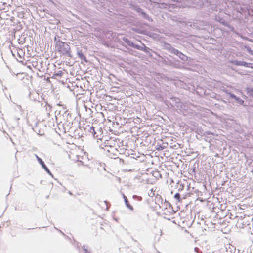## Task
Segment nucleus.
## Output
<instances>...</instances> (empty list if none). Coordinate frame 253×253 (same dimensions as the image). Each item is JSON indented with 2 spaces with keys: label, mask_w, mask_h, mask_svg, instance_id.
<instances>
[{
  "label": "nucleus",
  "mask_w": 253,
  "mask_h": 253,
  "mask_svg": "<svg viewBox=\"0 0 253 253\" xmlns=\"http://www.w3.org/2000/svg\"><path fill=\"white\" fill-rule=\"evenodd\" d=\"M55 47L58 52L62 55L70 57L72 56L71 48L68 43L58 40L56 42Z\"/></svg>",
  "instance_id": "1"
},
{
  "label": "nucleus",
  "mask_w": 253,
  "mask_h": 253,
  "mask_svg": "<svg viewBox=\"0 0 253 253\" xmlns=\"http://www.w3.org/2000/svg\"><path fill=\"white\" fill-rule=\"evenodd\" d=\"M236 65L239 66H243L246 67L253 68V64L251 63H247L246 62H239L236 63Z\"/></svg>",
  "instance_id": "2"
},
{
  "label": "nucleus",
  "mask_w": 253,
  "mask_h": 253,
  "mask_svg": "<svg viewBox=\"0 0 253 253\" xmlns=\"http://www.w3.org/2000/svg\"><path fill=\"white\" fill-rule=\"evenodd\" d=\"M100 206L104 208L105 210H107L108 209L107 204L106 202L103 201L100 203Z\"/></svg>",
  "instance_id": "3"
},
{
  "label": "nucleus",
  "mask_w": 253,
  "mask_h": 253,
  "mask_svg": "<svg viewBox=\"0 0 253 253\" xmlns=\"http://www.w3.org/2000/svg\"><path fill=\"white\" fill-rule=\"evenodd\" d=\"M78 55L79 56V57L81 59H85V56L84 55V54L82 53V51H79L78 52Z\"/></svg>",
  "instance_id": "4"
},
{
  "label": "nucleus",
  "mask_w": 253,
  "mask_h": 253,
  "mask_svg": "<svg viewBox=\"0 0 253 253\" xmlns=\"http://www.w3.org/2000/svg\"><path fill=\"white\" fill-rule=\"evenodd\" d=\"M174 197L179 202L180 201V195L179 193H177L175 194Z\"/></svg>",
  "instance_id": "5"
},
{
  "label": "nucleus",
  "mask_w": 253,
  "mask_h": 253,
  "mask_svg": "<svg viewBox=\"0 0 253 253\" xmlns=\"http://www.w3.org/2000/svg\"><path fill=\"white\" fill-rule=\"evenodd\" d=\"M36 158H37L38 162L40 163V164L41 165H43L44 162L40 158H39L38 156H36Z\"/></svg>",
  "instance_id": "6"
},
{
  "label": "nucleus",
  "mask_w": 253,
  "mask_h": 253,
  "mask_svg": "<svg viewBox=\"0 0 253 253\" xmlns=\"http://www.w3.org/2000/svg\"><path fill=\"white\" fill-rule=\"evenodd\" d=\"M63 73L62 72H60L59 73H55L54 74L53 77H56V76H62Z\"/></svg>",
  "instance_id": "7"
},
{
  "label": "nucleus",
  "mask_w": 253,
  "mask_h": 253,
  "mask_svg": "<svg viewBox=\"0 0 253 253\" xmlns=\"http://www.w3.org/2000/svg\"><path fill=\"white\" fill-rule=\"evenodd\" d=\"M83 249L84 250V253H90V252H88L86 248H85L84 246L83 247Z\"/></svg>",
  "instance_id": "8"
},
{
  "label": "nucleus",
  "mask_w": 253,
  "mask_h": 253,
  "mask_svg": "<svg viewBox=\"0 0 253 253\" xmlns=\"http://www.w3.org/2000/svg\"><path fill=\"white\" fill-rule=\"evenodd\" d=\"M248 93L249 94H250V95L252 96V97H253V89H251L249 91H248Z\"/></svg>",
  "instance_id": "9"
},
{
  "label": "nucleus",
  "mask_w": 253,
  "mask_h": 253,
  "mask_svg": "<svg viewBox=\"0 0 253 253\" xmlns=\"http://www.w3.org/2000/svg\"><path fill=\"white\" fill-rule=\"evenodd\" d=\"M42 168L45 169L47 171H48V169L47 168V167L46 166V165H45L44 163H43V165H42Z\"/></svg>",
  "instance_id": "10"
},
{
  "label": "nucleus",
  "mask_w": 253,
  "mask_h": 253,
  "mask_svg": "<svg viewBox=\"0 0 253 253\" xmlns=\"http://www.w3.org/2000/svg\"><path fill=\"white\" fill-rule=\"evenodd\" d=\"M127 202H128V201H127L126 200V205H127V207H128L130 209H131V210H133V207H132L131 206H130V205H128L127 204Z\"/></svg>",
  "instance_id": "11"
},
{
  "label": "nucleus",
  "mask_w": 253,
  "mask_h": 253,
  "mask_svg": "<svg viewBox=\"0 0 253 253\" xmlns=\"http://www.w3.org/2000/svg\"><path fill=\"white\" fill-rule=\"evenodd\" d=\"M80 156V155H77V157H78V158H77V161H79V162H80L83 163L82 159H81L79 158V156Z\"/></svg>",
  "instance_id": "12"
},
{
  "label": "nucleus",
  "mask_w": 253,
  "mask_h": 253,
  "mask_svg": "<svg viewBox=\"0 0 253 253\" xmlns=\"http://www.w3.org/2000/svg\"><path fill=\"white\" fill-rule=\"evenodd\" d=\"M179 51L177 50H175L174 51V54H176V55H178V54L179 53Z\"/></svg>",
  "instance_id": "13"
},
{
  "label": "nucleus",
  "mask_w": 253,
  "mask_h": 253,
  "mask_svg": "<svg viewBox=\"0 0 253 253\" xmlns=\"http://www.w3.org/2000/svg\"><path fill=\"white\" fill-rule=\"evenodd\" d=\"M80 153H81V154H84V152H83L82 151H81L80 152Z\"/></svg>",
  "instance_id": "14"
},
{
  "label": "nucleus",
  "mask_w": 253,
  "mask_h": 253,
  "mask_svg": "<svg viewBox=\"0 0 253 253\" xmlns=\"http://www.w3.org/2000/svg\"><path fill=\"white\" fill-rule=\"evenodd\" d=\"M136 47L138 49V46H136Z\"/></svg>",
  "instance_id": "15"
}]
</instances>
